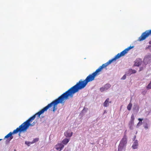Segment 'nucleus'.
I'll use <instances>...</instances> for the list:
<instances>
[{
  "mask_svg": "<svg viewBox=\"0 0 151 151\" xmlns=\"http://www.w3.org/2000/svg\"><path fill=\"white\" fill-rule=\"evenodd\" d=\"M107 65L105 63L103 64L95 72L89 75L83 81L82 80H80L76 85L63 93L57 99L48 104L46 108H50L53 106L52 111L55 112L57 110V105L58 104L64 103L65 100L68 99L69 96L72 98L73 94L78 91L79 90L84 88L88 82L94 80L96 76L99 74V73Z\"/></svg>",
  "mask_w": 151,
  "mask_h": 151,
  "instance_id": "nucleus-1",
  "label": "nucleus"
},
{
  "mask_svg": "<svg viewBox=\"0 0 151 151\" xmlns=\"http://www.w3.org/2000/svg\"><path fill=\"white\" fill-rule=\"evenodd\" d=\"M47 106L48 105L32 116L30 117L26 121L22 123L19 127L14 130L12 132H9L5 137L4 139L9 138V140L10 141L13 138V137L12 136V134H16L18 132H22L26 131L29 126H33L35 124V122H34L32 124H31V123L34 120L36 116L37 115L38 117L39 118L42 114H43L45 111H46L50 108L49 107H48L47 108H46Z\"/></svg>",
  "mask_w": 151,
  "mask_h": 151,
  "instance_id": "nucleus-2",
  "label": "nucleus"
},
{
  "mask_svg": "<svg viewBox=\"0 0 151 151\" xmlns=\"http://www.w3.org/2000/svg\"><path fill=\"white\" fill-rule=\"evenodd\" d=\"M134 46H130L129 47H128L125 49L123 51H122L120 53H118L116 55L114 58L111 59L109 60L106 63H105L106 65L107 66L109 64L111 63L113 61L116 60L117 59H118L124 55L125 54L127 53L128 51L130 49L134 48Z\"/></svg>",
  "mask_w": 151,
  "mask_h": 151,
  "instance_id": "nucleus-3",
  "label": "nucleus"
},
{
  "mask_svg": "<svg viewBox=\"0 0 151 151\" xmlns=\"http://www.w3.org/2000/svg\"><path fill=\"white\" fill-rule=\"evenodd\" d=\"M151 35V29L147 30L143 33L141 36L139 38L138 40L141 41L145 40L149 36Z\"/></svg>",
  "mask_w": 151,
  "mask_h": 151,
  "instance_id": "nucleus-4",
  "label": "nucleus"
},
{
  "mask_svg": "<svg viewBox=\"0 0 151 151\" xmlns=\"http://www.w3.org/2000/svg\"><path fill=\"white\" fill-rule=\"evenodd\" d=\"M134 114H132L131 115L130 121L129 122L128 124L129 126L130 129H133V126L134 124Z\"/></svg>",
  "mask_w": 151,
  "mask_h": 151,
  "instance_id": "nucleus-5",
  "label": "nucleus"
},
{
  "mask_svg": "<svg viewBox=\"0 0 151 151\" xmlns=\"http://www.w3.org/2000/svg\"><path fill=\"white\" fill-rule=\"evenodd\" d=\"M64 145L62 144L58 143L55 146V148L58 151H61L64 148Z\"/></svg>",
  "mask_w": 151,
  "mask_h": 151,
  "instance_id": "nucleus-6",
  "label": "nucleus"
},
{
  "mask_svg": "<svg viewBox=\"0 0 151 151\" xmlns=\"http://www.w3.org/2000/svg\"><path fill=\"white\" fill-rule=\"evenodd\" d=\"M64 134L66 137H70L72 136L73 132L70 130L69 129L65 132H64Z\"/></svg>",
  "mask_w": 151,
  "mask_h": 151,
  "instance_id": "nucleus-7",
  "label": "nucleus"
},
{
  "mask_svg": "<svg viewBox=\"0 0 151 151\" xmlns=\"http://www.w3.org/2000/svg\"><path fill=\"white\" fill-rule=\"evenodd\" d=\"M127 142V137L126 135H124L120 142V143L123 146L126 145Z\"/></svg>",
  "mask_w": 151,
  "mask_h": 151,
  "instance_id": "nucleus-8",
  "label": "nucleus"
},
{
  "mask_svg": "<svg viewBox=\"0 0 151 151\" xmlns=\"http://www.w3.org/2000/svg\"><path fill=\"white\" fill-rule=\"evenodd\" d=\"M111 103V101H109V99L107 98L103 103V106L105 107H107L109 106V104Z\"/></svg>",
  "mask_w": 151,
  "mask_h": 151,
  "instance_id": "nucleus-9",
  "label": "nucleus"
},
{
  "mask_svg": "<svg viewBox=\"0 0 151 151\" xmlns=\"http://www.w3.org/2000/svg\"><path fill=\"white\" fill-rule=\"evenodd\" d=\"M138 143L137 141L136 140L135 141L132 146V147L133 149H137V148Z\"/></svg>",
  "mask_w": 151,
  "mask_h": 151,
  "instance_id": "nucleus-10",
  "label": "nucleus"
},
{
  "mask_svg": "<svg viewBox=\"0 0 151 151\" xmlns=\"http://www.w3.org/2000/svg\"><path fill=\"white\" fill-rule=\"evenodd\" d=\"M70 139L65 138L63 139L62 142V143L65 145H66L69 142Z\"/></svg>",
  "mask_w": 151,
  "mask_h": 151,
  "instance_id": "nucleus-11",
  "label": "nucleus"
},
{
  "mask_svg": "<svg viewBox=\"0 0 151 151\" xmlns=\"http://www.w3.org/2000/svg\"><path fill=\"white\" fill-rule=\"evenodd\" d=\"M138 120L139 121V122L137 123V127H138L139 126H140L141 125H142V121L143 120V118H138Z\"/></svg>",
  "mask_w": 151,
  "mask_h": 151,
  "instance_id": "nucleus-12",
  "label": "nucleus"
},
{
  "mask_svg": "<svg viewBox=\"0 0 151 151\" xmlns=\"http://www.w3.org/2000/svg\"><path fill=\"white\" fill-rule=\"evenodd\" d=\"M132 105V104L131 102H130L129 104L127 106V109L129 111H130L131 110Z\"/></svg>",
  "mask_w": 151,
  "mask_h": 151,
  "instance_id": "nucleus-13",
  "label": "nucleus"
},
{
  "mask_svg": "<svg viewBox=\"0 0 151 151\" xmlns=\"http://www.w3.org/2000/svg\"><path fill=\"white\" fill-rule=\"evenodd\" d=\"M141 64V63L138 60H136L135 62L134 65L135 66H139Z\"/></svg>",
  "mask_w": 151,
  "mask_h": 151,
  "instance_id": "nucleus-14",
  "label": "nucleus"
},
{
  "mask_svg": "<svg viewBox=\"0 0 151 151\" xmlns=\"http://www.w3.org/2000/svg\"><path fill=\"white\" fill-rule=\"evenodd\" d=\"M147 88L148 89H151V81L147 86Z\"/></svg>",
  "mask_w": 151,
  "mask_h": 151,
  "instance_id": "nucleus-15",
  "label": "nucleus"
},
{
  "mask_svg": "<svg viewBox=\"0 0 151 151\" xmlns=\"http://www.w3.org/2000/svg\"><path fill=\"white\" fill-rule=\"evenodd\" d=\"M130 71L131 72H132V73H136V71L135 70H133L132 69H130Z\"/></svg>",
  "mask_w": 151,
  "mask_h": 151,
  "instance_id": "nucleus-16",
  "label": "nucleus"
},
{
  "mask_svg": "<svg viewBox=\"0 0 151 151\" xmlns=\"http://www.w3.org/2000/svg\"><path fill=\"white\" fill-rule=\"evenodd\" d=\"M39 139L38 138H36L34 139L33 140V142H35L38 141Z\"/></svg>",
  "mask_w": 151,
  "mask_h": 151,
  "instance_id": "nucleus-17",
  "label": "nucleus"
},
{
  "mask_svg": "<svg viewBox=\"0 0 151 151\" xmlns=\"http://www.w3.org/2000/svg\"><path fill=\"white\" fill-rule=\"evenodd\" d=\"M126 75H124L121 78V79L122 80H124L126 79Z\"/></svg>",
  "mask_w": 151,
  "mask_h": 151,
  "instance_id": "nucleus-18",
  "label": "nucleus"
},
{
  "mask_svg": "<svg viewBox=\"0 0 151 151\" xmlns=\"http://www.w3.org/2000/svg\"><path fill=\"white\" fill-rule=\"evenodd\" d=\"M122 147H119L118 149V151H121L122 150Z\"/></svg>",
  "mask_w": 151,
  "mask_h": 151,
  "instance_id": "nucleus-19",
  "label": "nucleus"
},
{
  "mask_svg": "<svg viewBox=\"0 0 151 151\" xmlns=\"http://www.w3.org/2000/svg\"><path fill=\"white\" fill-rule=\"evenodd\" d=\"M148 47H149V48L150 49V50L151 51V46H149Z\"/></svg>",
  "mask_w": 151,
  "mask_h": 151,
  "instance_id": "nucleus-20",
  "label": "nucleus"
},
{
  "mask_svg": "<svg viewBox=\"0 0 151 151\" xmlns=\"http://www.w3.org/2000/svg\"><path fill=\"white\" fill-rule=\"evenodd\" d=\"M145 128L147 129V128H148V127L147 126H145Z\"/></svg>",
  "mask_w": 151,
  "mask_h": 151,
  "instance_id": "nucleus-21",
  "label": "nucleus"
},
{
  "mask_svg": "<svg viewBox=\"0 0 151 151\" xmlns=\"http://www.w3.org/2000/svg\"><path fill=\"white\" fill-rule=\"evenodd\" d=\"M149 44H151V41H150L149 42Z\"/></svg>",
  "mask_w": 151,
  "mask_h": 151,
  "instance_id": "nucleus-22",
  "label": "nucleus"
},
{
  "mask_svg": "<svg viewBox=\"0 0 151 151\" xmlns=\"http://www.w3.org/2000/svg\"><path fill=\"white\" fill-rule=\"evenodd\" d=\"M141 70V69H140V70H139V71H140Z\"/></svg>",
  "mask_w": 151,
  "mask_h": 151,
  "instance_id": "nucleus-23",
  "label": "nucleus"
},
{
  "mask_svg": "<svg viewBox=\"0 0 151 151\" xmlns=\"http://www.w3.org/2000/svg\"><path fill=\"white\" fill-rule=\"evenodd\" d=\"M146 91H145V93H146Z\"/></svg>",
  "mask_w": 151,
  "mask_h": 151,
  "instance_id": "nucleus-24",
  "label": "nucleus"
},
{
  "mask_svg": "<svg viewBox=\"0 0 151 151\" xmlns=\"http://www.w3.org/2000/svg\"><path fill=\"white\" fill-rule=\"evenodd\" d=\"M136 137V136H135V137H134V138H135Z\"/></svg>",
  "mask_w": 151,
  "mask_h": 151,
  "instance_id": "nucleus-25",
  "label": "nucleus"
},
{
  "mask_svg": "<svg viewBox=\"0 0 151 151\" xmlns=\"http://www.w3.org/2000/svg\"><path fill=\"white\" fill-rule=\"evenodd\" d=\"M144 92H145V91H144V92H142V93H144Z\"/></svg>",
  "mask_w": 151,
  "mask_h": 151,
  "instance_id": "nucleus-26",
  "label": "nucleus"
},
{
  "mask_svg": "<svg viewBox=\"0 0 151 151\" xmlns=\"http://www.w3.org/2000/svg\"><path fill=\"white\" fill-rule=\"evenodd\" d=\"M144 92H145V91H144V92H142V93H144Z\"/></svg>",
  "mask_w": 151,
  "mask_h": 151,
  "instance_id": "nucleus-27",
  "label": "nucleus"
},
{
  "mask_svg": "<svg viewBox=\"0 0 151 151\" xmlns=\"http://www.w3.org/2000/svg\"><path fill=\"white\" fill-rule=\"evenodd\" d=\"M144 92H145V91H144V92H142V93H144Z\"/></svg>",
  "mask_w": 151,
  "mask_h": 151,
  "instance_id": "nucleus-28",
  "label": "nucleus"
},
{
  "mask_svg": "<svg viewBox=\"0 0 151 151\" xmlns=\"http://www.w3.org/2000/svg\"><path fill=\"white\" fill-rule=\"evenodd\" d=\"M19 136H20V133L19 134Z\"/></svg>",
  "mask_w": 151,
  "mask_h": 151,
  "instance_id": "nucleus-29",
  "label": "nucleus"
}]
</instances>
